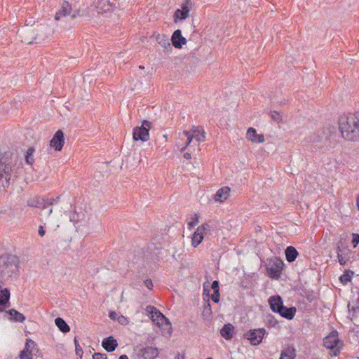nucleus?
<instances>
[{
  "label": "nucleus",
  "mask_w": 359,
  "mask_h": 359,
  "mask_svg": "<svg viewBox=\"0 0 359 359\" xmlns=\"http://www.w3.org/2000/svg\"><path fill=\"white\" fill-rule=\"evenodd\" d=\"M339 128L344 140L353 142L359 140V110L341 117Z\"/></svg>",
  "instance_id": "f257e3e1"
},
{
  "label": "nucleus",
  "mask_w": 359,
  "mask_h": 359,
  "mask_svg": "<svg viewBox=\"0 0 359 359\" xmlns=\"http://www.w3.org/2000/svg\"><path fill=\"white\" fill-rule=\"evenodd\" d=\"M19 258L13 255L0 256V280L6 281L9 278L16 277L19 272Z\"/></svg>",
  "instance_id": "f03ea898"
},
{
  "label": "nucleus",
  "mask_w": 359,
  "mask_h": 359,
  "mask_svg": "<svg viewBox=\"0 0 359 359\" xmlns=\"http://www.w3.org/2000/svg\"><path fill=\"white\" fill-rule=\"evenodd\" d=\"M14 165L11 160L6 157L0 158V192H4L10 186V182L14 173Z\"/></svg>",
  "instance_id": "7ed1b4c3"
},
{
  "label": "nucleus",
  "mask_w": 359,
  "mask_h": 359,
  "mask_svg": "<svg viewBox=\"0 0 359 359\" xmlns=\"http://www.w3.org/2000/svg\"><path fill=\"white\" fill-rule=\"evenodd\" d=\"M147 311L151 313V320L161 328L163 334H171V323L162 313L153 306H147Z\"/></svg>",
  "instance_id": "20e7f679"
},
{
  "label": "nucleus",
  "mask_w": 359,
  "mask_h": 359,
  "mask_svg": "<svg viewBox=\"0 0 359 359\" xmlns=\"http://www.w3.org/2000/svg\"><path fill=\"white\" fill-rule=\"evenodd\" d=\"M44 224H48L53 228L55 231L59 226L62 217L61 210H55L53 212V208H50L48 211H43L41 213Z\"/></svg>",
  "instance_id": "39448f33"
},
{
  "label": "nucleus",
  "mask_w": 359,
  "mask_h": 359,
  "mask_svg": "<svg viewBox=\"0 0 359 359\" xmlns=\"http://www.w3.org/2000/svg\"><path fill=\"white\" fill-rule=\"evenodd\" d=\"M331 135H328L324 132L320 134H313L311 137V142L315 151L326 150L331 147Z\"/></svg>",
  "instance_id": "423d86ee"
},
{
  "label": "nucleus",
  "mask_w": 359,
  "mask_h": 359,
  "mask_svg": "<svg viewBox=\"0 0 359 359\" xmlns=\"http://www.w3.org/2000/svg\"><path fill=\"white\" fill-rule=\"evenodd\" d=\"M151 127V123L144 120L141 126H137L133 129V138L135 141L141 140L146 142L149 139V130Z\"/></svg>",
  "instance_id": "0eeeda50"
},
{
  "label": "nucleus",
  "mask_w": 359,
  "mask_h": 359,
  "mask_svg": "<svg viewBox=\"0 0 359 359\" xmlns=\"http://www.w3.org/2000/svg\"><path fill=\"white\" fill-rule=\"evenodd\" d=\"M340 343L338 337V332L332 331L330 334L323 339L324 346L332 351V355L337 356L340 352L339 344Z\"/></svg>",
  "instance_id": "6e6552de"
},
{
  "label": "nucleus",
  "mask_w": 359,
  "mask_h": 359,
  "mask_svg": "<svg viewBox=\"0 0 359 359\" xmlns=\"http://www.w3.org/2000/svg\"><path fill=\"white\" fill-rule=\"evenodd\" d=\"M265 334L264 328L253 329L245 332L243 337L250 341L251 345L257 346L262 341Z\"/></svg>",
  "instance_id": "1a4fd4ad"
},
{
  "label": "nucleus",
  "mask_w": 359,
  "mask_h": 359,
  "mask_svg": "<svg viewBox=\"0 0 359 359\" xmlns=\"http://www.w3.org/2000/svg\"><path fill=\"white\" fill-rule=\"evenodd\" d=\"M119 7L120 4L116 0H114L113 2L109 0H99L95 6L97 14L110 12Z\"/></svg>",
  "instance_id": "9d476101"
},
{
  "label": "nucleus",
  "mask_w": 359,
  "mask_h": 359,
  "mask_svg": "<svg viewBox=\"0 0 359 359\" xmlns=\"http://www.w3.org/2000/svg\"><path fill=\"white\" fill-rule=\"evenodd\" d=\"M210 230V226L208 224H203L201 226H198L193 234L191 238L192 245L194 248H196L199 245L203 240L204 234L206 231Z\"/></svg>",
  "instance_id": "9b49d317"
},
{
  "label": "nucleus",
  "mask_w": 359,
  "mask_h": 359,
  "mask_svg": "<svg viewBox=\"0 0 359 359\" xmlns=\"http://www.w3.org/2000/svg\"><path fill=\"white\" fill-rule=\"evenodd\" d=\"M284 264L280 259L276 258L271 265L267 267V271L271 278L278 279L283 270Z\"/></svg>",
  "instance_id": "f8f14e48"
},
{
  "label": "nucleus",
  "mask_w": 359,
  "mask_h": 359,
  "mask_svg": "<svg viewBox=\"0 0 359 359\" xmlns=\"http://www.w3.org/2000/svg\"><path fill=\"white\" fill-rule=\"evenodd\" d=\"M191 5L190 0H186L181 5V8L177 9L174 15V20L177 22V20H185L189 17L190 11V6Z\"/></svg>",
  "instance_id": "ddd939ff"
},
{
  "label": "nucleus",
  "mask_w": 359,
  "mask_h": 359,
  "mask_svg": "<svg viewBox=\"0 0 359 359\" xmlns=\"http://www.w3.org/2000/svg\"><path fill=\"white\" fill-rule=\"evenodd\" d=\"M65 143L64 133L61 130H57L50 141V147L55 151H61Z\"/></svg>",
  "instance_id": "4468645a"
},
{
  "label": "nucleus",
  "mask_w": 359,
  "mask_h": 359,
  "mask_svg": "<svg viewBox=\"0 0 359 359\" xmlns=\"http://www.w3.org/2000/svg\"><path fill=\"white\" fill-rule=\"evenodd\" d=\"M154 36H155V39L157 43L163 48V51L168 53H170L172 51V48L168 36L154 33Z\"/></svg>",
  "instance_id": "2eb2a0df"
},
{
  "label": "nucleus",
  "mask_w": 359,
  "mask_h": 359,
  "mask_svg": "<svg viewBox=\"0 0 359 359\" xmlns=\"http://www.w3.org/2000/svg\"><path fill=\"white\" fill-rule=\"evenodd\" d=\"M19 37L22 42L29 44L32 43L34 40L36 39V33L35 29H33V28H29L21 32L19 34Z\"/></svg>",
  "instance_id": "dca6fc26"
},
{
  "label": "nucleus",
  "mask_w": 359,
  "mask_h": 359,
  "mask_svg": "<svg viewBox=\"0 0 359 359\" xmlns=\"http://www.w3.org/2000/svg\"><path fill=\"white\" fill-rule=\"evenodd\" d=\"M35 29L36 33V39L44 40L48 38L53 33L51 29L47 25H37L36 27H32Z\"/></svg>",
  "instance_id": "f3484780"
},
{
  "label": "nucleus",
  "mask_w": 359,
  "mask_h": 359,
  "mask_svg": "<svg viewBox=\"0 0 359 359\" xmlns=\"http://www.w3.org/2000/svg\"><path fill=\"white\" fill-rule=\"evenodd\" d=\"M171 41L173 46L177 48H182V45L186 44L187 42L186 38L182 35V32L180 29H177L173 32Z\"/></svg>",
  "instance_id": "a211bd4d"
},
{
  "label": "nucleus",
  "mask_w": 359,
  "mask_h": 359,
  "mask_svg": "<svg viewBox=\"0 0 359 359\" xmlns=\"http://www.w3.org/2000/svg\"><path fill=\"white\" fill-rule=\"evenodd\" d=\"M72 6L71 5L67 2L64 1L61 6V8L59 9L57 12H56L54 19L56 21H59L62 20L67 15L71 14Z\"/></svg>",
  "instance_id": "6ab92c4d"
},
{
  "label": "nucleus",
  "mask_w": 359,
  "mask_h": 359,
  "mask_svg": "<svg viewBox=\"0 0 359 359\" xmlns=\"http://www.w3.org/2000/svg\"><path fill=\"white\" fill-rule=\"evenodd\" d=\"M246 137L249 141L254 143H263L265 141L264 135L257 134L256 130L253 128H248Z\"/></svg>",
  "instance_id": "aec40b11"
},
{
  "label": "nucleus",
  "mask_w": 359,
  "mask_h": 359,
  "mask_svg": "<svg viewBox=\"0 0 359 359\" xmlns=\"http://www.w3.org/2000/svg\"><path fill=\"white\" fill-rule=\"evenodd\" d=\"M231 189L228 187L220 188L214 196V199L217 202L223 203L230 196Z\"/></svg>",
  "instance_id": "412c9836"
},
{
  "label": "nucleus",
  "mask_w": 359,
  "mask_h": 359,
  "mask_svg": "<svg viewBox=\"0 0 359 359\" xmlns=\"http://www.w3.org/2000/svg\"><path fill=\"white\" fill-rule=\"evenodd\" d=\"M45 203L46 201L39 196L30 197L27 200V205L32 208H39L45 210Z\"/></svg>",
  "instance_id": "4be33fe9"
},
{
  "label": "nucleus",
  "mask_w": 359,
  "mask_h": 359,
  "mask_svg": "<svg viewBox=\"0 0 359 359\" xmlns=\"http://www.w3.org/2000/svg\"><path fill=\"white\" fill-rule=\"evenodd\" d=\"M102 345L107 352H112L118 346V342L113 337H108L103 339Z\"/></svg>",
  "instance_id": "5701e85b"
},
{
  "label": "nucleus",
  "mask_w": 359,
  "mask_h": 359,
  "mask_svg": "<svg viewBox=\"0 0 359 359\" xmlns=\"http://www.w3.org/2000/svg\"><path fill=\"white\" fill-rule=\"evenodd\" d=\"M142 356L144 359H154L156 358L158 354L159 351L157 348L152 346H147L141 350Z\"/></svg>",
  "instance_id": "b1692460"
},
{
  "label": "nucleus",
  "mask_w": 359,
  "mask_h": 359,
  "mask_svg": "<svg viewBox=\"0 0 359 359\" xmlns=\"http://www.w3.org/2000/svg\"><path fill=\"white\" fill-rule=\"evenodd\" d=\"M269 304L273 312L278 313L283 303L280 296H272L269 299Z\"/></svg>",
  "instance_id": "393cba45"
},
{
  "label": "nucleus",
  "mask_w": 359,
  "mask_h": 359,
  "mask_svg": "<svg viewBox=\"0 0 359 359\" xmlns=\"http://www.w3.org/2000/svg\"><path fill=\"white\" fill-rule=\"evenodd\" d=\"M234 327L233 325L228 323L224 325L220 330V334L222 337L226 340H230L233 336Z\"/></svg>",
  "instance_id": "a878e982"
},
{
  "label": "nucleus",
  "mask_w": 359,
  "mask_h": 359,
  "mask_svg": "<svg viewBox=\"0 0 359 359\" xmlns=\"http://www.w3.org/2000/svg\"><path fill=\"white\" fill-rule=\"evenodd\" d=\"M296 313V309L294 307L287 308L282 304L278 313L283 318L288 320H291L294 318Z\"/></svg>",
  "instance_id": "bb28decb"
},
{
  "label": "nucleus",
  "mask_w": 359,
  "mask_h": 359,
  "mask_svg": "<svg viewBox=\"0 0 359 359\" xmlns=\"http://www.w3.org/2000/svg\"><path fill=\"white\" fill-rule=\"evenodd\" d=\"M11 316L9 320L16 323H23L25 320V316L14 309H11L6 311Z\"/></svg>",
  "instance_id": "cd10ccee"
},
{
  "label": "nucleus",
  "mask_w": 359,
  "mask_h": 359,
  "mask_svg": "<svg viewBox=\"0 0 359 359\" xmlns=\"http://www.w3.org/2000/svg\"><path fill=\"white\" fill-rule=\"evenodd\" d=\"M285 258L288 262H294L297 257L299 253L293 246H288L285 251Z\"/></svg>",
  "instance_id": "c85d7f7f"
},
{
  "label": "nucleus",
  "mask_w": 359,
  "mask_h": 359,
  "mask_svg": "<svg viewBox=\"0 0 359 359\" xmlns=\"http://www.w3.org/2000/svg\"><path fill=\"white\" fill-rule=\"evenodd\" d=\"M1 295L3 299L0 300V311H4L5 307L9 303L10 291L7 288L1 290Z\"/></svg>",
  "instance_id": "c756f323"
},
{
  "label": "nucleus",
  "mask_w": 359,
  "mask_h": 359,
  "mask_svg": "<svg viewBox=\"0 0 359 359\" xmlns=\"http://www.w3.org/2000/svg\"><path fill=\"white\" fill-rule=\"evenodd\" d=\"M192 132L194 134V139L196 142H203L205 140V135L203 129L199 127H194L192 129Z\"/></svg>",
  "instance_id": "7c9ffc66"
},
{
  "label": "nucleus",
  "mask_w": 359,
  "mask_h": 359,
  "mask_svg": "<svg viewBox=\"0 0 359 359\" xmlns=\"http://www.w3.org/2000/svg\"><path fill=\"white\" fill-rule=\"evenodd\" d=\"M295 357V349L287 348L282 351L280 359H294Z\"/></svg>",
  "instance_id": "2f4dec72"
},
{
  "label": "nucleus",
  "mask_w": 359,
  "mask_h": 359,
  "mask_svg": "<svg viewBox=\"0 0 359 359\" xmlns=\"http://www.w3.org/2000/svg\"><path fill=\"white\" fill-rule=\"evenodd\" d=\"M55 325L62 332H68L70 330L69 325L61 318L58 317L55 320Z\"/></svg>",
  "instance_id": "473e14b6"
},
{
  "label": "nucleus",
  "mask_w": 359,
  "mask_h": 359,
  "mask_svg": "<svg viewBox=\"0 0 359 359\" xmlns=\"http://www.w3.org/2000/svg\"><path fill=\"white\" fill-rule=\"evenodd\" d=\"M34 151H35V149L33 147L28 148L26 151V154L25 156V162L27 164H28L29 165H32L34 163V158L33 157V154H34Z\"/></svg>",
  "instance_id": "72a5a7b5"
},
{
  "label": "nucleus",
  "mask_w": 359,
  "mask_h": 359,
  "mask_svg": "<svg viewBox=\"0 0 359 359\" xmlns=\"http://www.w3.org/2000/svg\"><path fill=\"white\" fill-rule=\"evenodd\" d=\"M341 251L340 247L337 248V257L339 262L341 265H345L348 259H350V257L348 253L344 254H340V252Z\"/></svg>",
  "instance_id": "f704fd0d"
},
{
  "label": "nucleus",
  "mask_w": 359,
  "mask_h": 359,
  "mask_svg": "<svg viewBox=\"0 0 359 359\" xmlns=\"http://www.w3.org/2000/svg\"><path fill=\"white\" fill-rule=\"evenodd\" d=\"M353 275V272L351 271H346L345 273L341 276L340 280L342 283L346 284L351 280V276Z\"/></svg>",
  "instance_id": "c9c22d12"
},
{
  "label": "nucleus",
  "mask_w": 359,
  "mask_h": 359,
  "mask_svg": "<svg viewBox=\"0 0 359 359\" xmlns=\"http://www.w3.org/2000/svg\"><path fill=\"white\" fill-rule=\"evenodd\" d=\"M352 243L353 244V248H355L359 243V234L358 233H352Z\"/></svg>",
  "instance_id": "e433bc0d"
},
{
  "label": "nucleus",
  "mask_w": 359,
  "mask_h": 359,
  "mask_svg": "<svg viewBox=\"0 0 359 359\" xmlns=\"http://www.w3.org/2000/svg\"><path fill=\"white\" fill-rule=\"evenodd\" d=\"M20 359H32L31 352L21 351L20 354Z\"/></svg>",
  "instance_id": "4c0bfd02"
},
{
  "label": "nucleus",
  "mask_w": 359,
  "mask_h": 359,
  "mask_svg": "<svg viewBox=\"0 0 359 359\" xmlns=\"http://www.w3.org/2000/svg\"><path fill=\"white\" fill-rule=\"evenodd\" d=\"M185 136L187 137V141H189L190 140V143L192 142L193 139H194V134L192 132V130L191 129L189 131H184L183 133Z\"/></svg>",
  "instance_id": "58836bf2"
},
{
  "label": "nucleus",
  "mask_w": 359,
  "mask_h": 359,
  "mask_svg": "<svg viewBox=\"0 0 359 359\" xmlns=\"http://www.w3.org/2000/svg\"><path fill=\"white\" fill-rule=\"evenodd\" d=\"M212 301L215 303H218L219 302L220 294L219 291H215L211 297Z\"/></svg>",
  "instance_id": "ea45409f"
},
{
  "label": "nucleus",
  "mask_w": 359,
  "mask_h": 359,
  "mask_svg": "<svg viewBox=\"0 0 359 359\" xmlns=\"http://www.w3.org/2000/svg\"><path fill=\"white\" fill-rule=\"evenodd\" d=\"M107 355L105 353H95L93 355V359H107Z\"/></svg>",
  "instance_id": "a19ab883"
},
{
  "label": "nucleus",
  "mask_w": 359,
  "mask_h": 359,
  "mask_svg": "<svg viewBox=\"0 0 359 359\" xmlns=\"http://www.w3.org/2000/svg\"><path fill=\"white\" fill-rule=\"evenodd\" d=\"M271 118L277 122L281 120V116L280 114L275 111L271 112Z\"/></svg>",
  "instance_id": "79ce46f5"
},
{
  "label": "nucleus",
  "mask_w": 359,
  "mask_h": 359,
  "mask_svg": "<svg viewBox=\"0 0 359 359\" xmlns=\"http://www.w3.org/2000/svg\"><path fill=\"white\" fill-rule=\"evenodd\" d=\"M117 320L121 325H126L128 323L127 318L123 316H118Z\"/></svg>",
  "instance_id": "37998d69"
},
{
  "label": "nucleus",
  "mask_w": 359,
  "mask_h": 359,
  "mask_svg": "<svg viewBox=\"0 0 359 359\" xmlns=\"http://www.w3.org/2000/svg\"><path fill=\"white\" fill-rule=\"evenodd\" d=\"M30 344H34V342L33 341H32L31 339L27 340V341L26 342V344H25V347L22 351L31 352L29 351Z\"/></svg>",
  "instance_id": "c03bdc74"
},
{
  "label": "nucleus",
  "mask_w": 359,
  "mask_h": 359,
  "mask_svg": "<svg viewBox=\"0 0 359 359\" xmlns=\"http://www.w3.org/2000/svg\"><path fill=\"white\" fill-rule=\"evenodd\" d=\"M144 285L149 290L152 289L153 283L151 279H147L144 281Z\"/></svg>",
  "instance_id": "a18cd8bd"
},
{
  "label": "nucleus",
  "mask_w": 359,
  "mask_h": 359,
  "mask_svg": "<svg viewBox=\"0 0 359 359\" xmlns=\"http://www.w3.org/2000/svg\"><path fill=\"white\" fill-rule=\"evenodd\" d=\"M74 344H75V346H76V354L79 355V352L82 353V349L80 347V346L79 344V342H78V340L76 339V338L74 339Z\"/></svg>",
  "instance_id": "49530a36"
},
{
  "label": "nucleus",
  "mask_w": 359,
  "mask_h": 359,
  "mask_svg": "<svg viewBox=\"0 0 359 359\" xmlns=\"http://www.w3.org/2000/svg\"><path fill=\"white\" fill-rule=\"evenodd\" d=\"M212 290L214 292L215 291H219V282L217 280H214L211 285Z\"/></svg>",
  "instance_id": "de8ad7c7"
},
{
  "label": "nucleus",
  "mask_w": 359,
  "mask_h": 359,
  "mask_svg": "<svg viewBox=\"0 0 359 359\" xmlns=\"http://www.w3.org/2000/svg\"><path fill=\"white\" fill-rule=\"evenodd\" d=\"M59 197L55 198V199H51L50 201H48L46 202V203H45V205H46V208L48 207V206H51L53 205V203L56 201H57L59 200Z\"/></svg>",
  "instance_id": "09e8293b"
},
{
  "label": "nucleus",
  "mask_w": 359,
  "mask_h": 359,
  "mask_svg": "<svg viewBox=\"0 0 359 359\" xmlns=\"http://www.w3.org/2000/svg\"><path fill=\"white\" fill-rule=\"evenodd\" d=\"M39 235L41 237H43L45 235V230H44L43 226L42 225H40L39 227Z\"/></svg>",
  "instance_id": "8fccbe9b"
},
{
  "label": "nucleus",
  "mask_w": 359,
  "mask_h": 359,
  "mask_svg": "<svg viewBox=\"0 0 359 359\" xmlns=\"http://www.w3.org/2000/svg\"><path fill=\"white\" fill-rule=\"evenodd\" d=\"M204 312H208V313H210L211 312V307H210V305L209 303H208L205 307H204V310H203Z\"/></svg>",
  "instance_id": "3c124183"
},
{
  "label": "nucleus",
  "mask_w": 359,
  "mask_h": 359,
  "mask_svg": "<svg viewBox=\"0 0 359 359\" xmlns=\"http://www.w3.org/2000/svg\"><path fill=\"white\" fill-rule=\"evenodd\" d=\"M116 317H117V314L116 312L114 311H111L109 313V318L111 319V320H115L116 319Z\"/></svg>",
  "instance_id": "603ef678"
},
{
  "label": "nucleus",
  "mask_w": 359,
  "mask_h": 359,
  "mask_svg": "<svg viewBox=\"0 0 359 359\" xmlns=\"http://www.w3.org/2000/svg\"><path fill=\"white\" fill-rule=\"evenodd\" d=\"M184 158H186V159H191V155L189 152H185L184 154Z\"/></svg>",
  "instance_id": "864d4df0"
},
{
  "label": "nucleus",
  "mask_w": 359,
  "mask_h": 359,
  "mask_svg": "<svg viewBox=\"0 0 359 359\" xmlns=\"http://www.w3.org/2000/svg\"><path fill=\"white\" fill-rule=\"evenodd\" d=\"M190 140L187 141L185 146L181 149V151H184L190 145Z\"/></svg>",
  "instance_id": "5fc2aeb1"
},
{
  "label": "nucleus",
  "mask_w": 359,
  "mask_h": 359,
  "mask_svg": "<svg viewBox=\"0 0 359 359\" xmlns=\"http://www.w3.org/2000/svg\"><path fill=\"white\" fill-rule=\"evenodd\" d=\"M79 15V11H75L72 14V18H74L76 15Z\"/></svg>",
  "instance_id": "6e6d98bb"
},
{
  "label": "nucleus",
  "mask_w": 359,
  "mask_h": 359,
  "mask_svg": "<svg viewBox=\"0 0 359 359\" xmlns=\"http://www.w3.org/2000/svg\"><path fill=\"white\" fill-rule=\"evenodd\" d=\"M119 359H128V356L126 355H121L119 357Z\"/></svg>",
  "instance_id": "4d7b16f0"
},
{
  "label": "nucleus",
  "mask_w": 359,
  "mask_h": 359,
  "mask_svg": "<svg viewBox=\"0 0 359 359\" xmlns=\"http://www.w3.org/2000/svg\"><path fill=\"white\" fill-rule=\"evenodd\" d=\"M197 222H198V220L196 219L195 222H192L189 223V225L194 226L196 224Z\"/></svg>",
  "instance_id": "13d9d810"
},
{
  "label": "nucleus",
  "mask_w": 359,
  "mask_h": 359,
  "mask_svg": "<svg viewBox=\"0 0 359 359\" xmlns=\"http://www.w3.org/2000/svg\"><path fill=\"white\" fill-rule=\"evenodd\" d=\"M357 205H358V209H359V196H358V198L357 199Z\"/></svg>",
  "instance_id": "bf43d9fd"
},
{
  "label": "nucleus",
  "mask_w": 359,
  "mask_h": 359,
  "mask_svg": "<svg viewBox=\"0 0 359 359\" xmlns=\"http://www.w3.org/2000/svg\"><path fill=\"white\" fill-rule=\"evenodd\" d=\"M167 137H168V135H163V137H164L165 139H167Z\"/></svg>",
  "instance_id": "052dcab7"
},
{
  "label": "nucleus",
  "mask_w": 359,
  "mask_h": 359,
  "mask_svg": "<svg viewBox=\"0 0 359 359\" xmlns=\"http://www.w3.org/2000/svg\"><path fill=\"white\" fill-rule=\"evenodd\" d=\"M140 69H144V67L143 66H140L139 67Z\"/></svg>",
  "instance_id": "680f3d73"
},
{
  "label": "nucleus",
  "mask_w": 359,
  "mask_h": 359,
  "mask_svg": "<svg viewBox=\"0 0 359 359\" xmlns=\"http://www.w3.org/2000/svg\"><path fill=\"white\" fill-rule=\"evenodd\" d=\"M207 359H212V358H207Z\"/></svg>",
  "instance_id": "e2e57ef3"
}]
</instances>
